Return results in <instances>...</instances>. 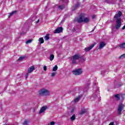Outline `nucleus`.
<instances>
[{
	"label": "nucleus",
	"mask_w": 125,
	"mask_h": 125,
	"mask_svg": "<svg viewBox=\"0 0 125 125\" xmlns=\"http://www.w3.org/2000/svg\"><path fill=\"white\" fill-rule=\"evenodd\" d=\"M123 15V13L121 11H118L114 16V19H116V24L114 28L116 30H119L122 26V20L120 18Z\"/></svg>",
	"instance_id": "obj_1"
},
{
	"label": "nucleus",
	"mask_w": 125,
	"mask_h": 125,
	"mask_svg": "<svg viewBox=\"0 0 125 125\" xmlns=\"http://www.w3.org/2000/svg\"><path fill=\"white\" fill-rule=\"evenodd\" d=\"M76 20L77 23H88L89 22V19L85 18L84 14H80L79 17L77 18Z\"/></svg>",
	"instance_id": "obj_2"
},
{
	"label": "nucleus",
	"mask_w": 125,
	"mask_h": 125,
	"mask_svg": "<svg viewBox=\"0 0 125 125\" xmlns=\"http://www.w3.org/2000/svg\"><path fill=\"white\" fill-rule=\"evenodd\" d=\"M50 92L46 89L42 88L39 91V95L41 96H47L50 95Z\"/></svg>",
	"instance_id": "obj_3"
},
{
	"label": "nucleus",
	"mask_w": 125,
	"mask_h": 125,
	"mask_svg": "<svg viewBox=\"0 0 125 125\" xmlns=\"http://www.w3.org/2000/svg\"><path fill=\"white\" fill-rule=\"evenodd\" d=\"M83 56L80 54H75L73 55L71 58L72 64H77V60L79 59H82Z\"/></svg>",
	"instance_id": "obj_4"
},
{
	"label": "nucleus",
	"mask_w": 125,
	"mask_h": 125,
	"mask_svg": "<svg viewBox=\"0 0 125 125\" xmlns=\"http://www.w3.org/2000/svg\"><path fill=\"white\" fill-rule=\"evenodd\" d=\"M72 73L73 75H75V76H80V75H82L83 73V70H82V68H79L73 70Z\"/></svg>",
	"instance_id": "obj_5"
},
{
	"label": "nucleus",
	"mask_w": 125,
	"mask_h": 125,
	"mask_svg": "<svg viewBox=\"0 0 125 125\" xmlns=\"http://www.w3.org/2000/svg\"><path fill=\"white\" fill-rule=\"evenodd\" d=\"M125 107V105L123 104H120L118 106V108L117 110L118 114L119 115H121L122 114V111H123L124 107Z\"/></svg>",
	"instance_id": "obj_6"
},
{
	"label": "nucleus",
	"mask_w": 125,
	"mask_h": 125,
	"mask_svg": "<svg viewBox=\"0 0 125 125\" xmlns=\"http://www.w3.org/2000/svg\"><path fill=\"white\" fill-rule=\"evenodd\" d=\"M63 32V28L60 27H58L54 32V34H60V33H62Z\"/></svg>",
	"instance_id": "obj_7"
},
{
	"label": "nucleus",
	"mask_w": 125,
	"mask_h": 125,
	"mask_svg": "<svg viewBox=\"0 0 125 125\" xmlns=\"http://www.w3.org/2000/svg\"><path fill=\"white\" fill-rule=\"evenodd\" d=\"M95 44H96V43H94L93 44L91 45L89 47L85 48L84 50L86 52H87V51H89V50H91V49H92L93 47L95 46Z\"/></svg>",
	"instance_id": "obj_8"
},
{
	"label": "nucleus",
	"mask_w": 125,
	"mask_h": 125,
	"mask_svg": "<svg viewBox=\"0 0 125 125\" xmlns=\"http://www.w3.org/2000/svg\"><path fill=\"white\" fill-rule=\"evenodd\" d=\"M99 93V89L97 88L96 90V93L93 94V98H94V99H96V98H97V95H98V94Z\"/></svg>",
	"instance_id": "obj_9"
},
{
	"label": "nucleus",
	"mask_w": 125,
	"mask_h": 125,
	"mask_svg": "<svg viewBox=\"0 0 125 125\" xmlns=\"http://www.w3.org/2000/svg\"><path fill=\"white\" fill-rule=\"evenodd\" d=\"M106 46V43H105V42H100V45L99 46V49H101L104 47V46Z\"/></svg>",
	"instance_id": "obj_10"
},
{
	"label": "nucleus",
	"mask_w": 125,
	"mask_h": 125,
	"mask_svg": "<svg viewBox=\"0 0 125 125\" xmlns=\"http://www.w3.org/2000/svg\"><path fill=\"white\" fill-rule=\"evenodd\" d=\"M82 97H83V95L78 96L77 97H76V98H75L73 102H74L75 103H78V102H79V101H80V100Z\"/></svg>",
	"instance_id": "obj_11"
},
{
	"label": "nucleus",
	"mask_w": 125,
	"mask_h": 125,
	"mask_svg": "<svg viewBox=\"0 0 125 125\" xmlns=\"http://www.w3.org/2000/svg\"><path fill=\"white\" fill-rule=\"evenodd\" d=\"M35 66H31V67H30L28 68V73H29V74H31V73H32V72H33V71L35 70Z\"/></svg>",
	"instance_id": "obj_12"
},
{
	"label": "nucleus",
	"mask_w": 125,
	"mask_h": 125,
	"mask_svg": "<svg viewBox=\"0 0 125 125\" xmlns=\"http://www.w3.org/2000/svg\"><path fill=\"white\" fill-rule=\"evenodd\" d=\"M47 108V107L46 106H42L40 109V111L39 112L40 114H42V113H43V112H44Z\"/></svg>",
	"instance_id": "obj_13"
},
{
	"label": "nucleus",
	"mask_w": 125,
	"mask_h": 125,
	"mask_svg": "<svg viewBox=\"0 0 125 125\" xmlns=\"http://www.w3.org/2000/svg\"><path fill=\"white\" fill-rule=\"evenodd\" d=\"M118 46H119L120 48H125V42L120 44L118 45Z\"/></svg>",
	"instance_id": "obj_14"
},
{
	"label": "nucleus",
	"mask_w": 125,
	"mask_h": 125,
	"mask_svg": "<svg viewBox=\"0 0 125 125\" xmlns=\"http://www.w3.org/2000/svg\"><path fill=\"white\" fill-rule=\"evenodd\" d=\"M80 5H81V3H80L79 2H77L74 6V9H77V8H78Z\"/></svg>",
	"instance_id": "obj_15"
},
{
	"label": "nucleus",
	"mask_w": 125,
	"mask_h": 125,
	"mask_svg": "<svg viewBox=\"0 0 125 125\" xmlns=\"http://www.w3.org/2000/svg\"><path fill=\"white\" fill-rule=\"evenodd\" d=\"M26 57H27L26 56H21V57H20L18 61H21V60H23V59H25V58H26Z\"/></svg>",
	"instance_id": "obj_16"
},
{
	"label": "nucleus",
	"mask_w": 125,
	"mask_h": 125,
	"mask_svg": "<svg viewBox=\"0 0 125 125\" xmlns=\"http://www.w3.org/2000/svg\"><path fill=\"white\" fill-rule=\"evenodd\" d=\"M17 13V11H14L12 12H11V13L9 14V18H10L11 16H12V15H13V14H16V13Z\"/></svg>",
	"instance_id": "obj_17"
},
{
	"label": "nucleus",
	"mask_w": 125,
	"mask_h": 125,
	"mask_svg": "<svg viewBox=\"0 0 125 125\" xmlns=\"http://www.w3.org/2000/svg\"><path fill=\"white\" fill-rule=\"evenodd\" d=\"M39 42L40 43H43V42H44V40H43V38H39Z\"/></svg>",
	"instance_id": "obj_18"
},
{
	"label": "nucleus",
	"mask_w": 125,
	"mask_h": 125,
	"mask_svg": "<svg viewBox=\"0 0 125 125\" xmlns=\"http://www.w3.org/2000/svg\"><path fill=\"white\" fill-rule=\"evenodd\" d=\"M45 41H48L49 40V34H46V36L44 37Z\"/></svg>",
	"instance_id": "obj_19"
},
{
	"label": "nucleus",
	"mask_w": 125,
	"mask_h": 125,
	"mask_svg": "<svg viewBox=\"0 0 125 125\" xmlns=\"http://www.w3.org/2000/svg\"><path fill=\"white\" fill-rule=\"evenodd\" d=\"M85 112H86V111L85 110V109H82L80 112V115H83V114H84L85 113Z\"/></svg>",
	"instance_id": "obj_20"
},
{
	"label": "nucleus",
	"mask_w": 125,
	"mask_h": 125,
	"mask_svg": "<svg viewBox=\"0 0 125 125\" xmlns=\"http://www.w3.org/2000/svg\"><path fill=\"white\" fill-rule=\"evenodd\" d=\"M49 59L50 61H52L54 59V55L53 54L50 55Z\"/></svg>",
	"instance_id": "obj_21"
},
{
	"label": "nucleus",
	"mask_w": 125,
	"mask_h": 125,
	"mask_svg": "<svg viewBox=\"0 0 125 125\" xmlns=\"http://www.w3.org/2000/svg\"><path fill=\"white\" fill-rule=\"evenodd\" d=\"M58 69V66L57 65H55L54 67L53 68V72H56V71H57Z\"/></svg>",
	"instance_id": "obj_22"
},
{
	"label": "nucleus",
	"mask_w": 125,
	"mask_h": 125,
	"mask_svg": "<svg viewBox=\"0 0 125 125\" xmlns=\"http://www.w3.org/2000/svg\"><path fill=\"white\" fill-rule=\"evenodd\" d=\"M115 97L116 99V100L119 101L120 99V95L119 94H116L115 95Z\"/></svg>",
	"instance_id": "obj_23"
},
{
	"label": "nucleus",
	"mask_w": 125,
	"mask_h": 125,
	"mask_svg": "<svg viewBox=\"0 0 125 125\" xmlns=\"http://www.w3.org/2000/svg\"><path fill=\"white\" fill-rule=\"evenodd\" d=\"M70 119L71 121H75V120H76V115H75V114L73 115L70 118Z\"/></svg>",
	"instance_id": "obj_24"
},
{
	"label": "nucleus",
	"mask_w": 125,
	"mask_h": 125,
	"mask_svg": "<svg viewBox=\"0 0 125 125\" xmlns=\"http://www.w3.org/2000/svg\"><path fill=\"white\" fill-rule=\"evenodd\" d=\"M29 124L28 120H25L24 121V122L22 123V125H28Z\"/></svg>",
	"instance_id": "obj_25"
},
{
	"label": "nucleus",
	"mask_w": 125,
	"mask_h": 125,
	"mask_svg": "<svg viewBox=\"0 0 125 125\" xmlns=\"http://www.w3.org/2000/svg\"><path fill=\"white\" fill-rule=\"evenodd\" d=\"M33 42V40L30 39V40H27L26 42V44H28V43H31V42Z\"/></svg>",
	"instance_id": "obj_26"
},
{
	"label": "nucleus",
	"mask_w": 125,
	"mask_h": 125,
	"mask_svg": "<svg viewBox=\"0 0 125 125\" xmlns=\"http://www.w3.org/2000/svg\"><path fill=\"white\" fill-rule=\"evenodd\" d=\"M116 2H117V0H111L110 1V3H111L112 4H114L116 3Z\"/></svg>",
	"instance_id": "obj_27"
},
{
	"label": "nucleus",
	"mask_w": 125,
	"mask_h": 125,
	"mask_svg": "<svg viewBox=\"0 0 125 125\" xmlns=\"http://www.w3.org/2000/svg\"><path fill=\"white\" fill-rule=\"evenodd\" d=\"M59 9H61V10H62V9H64V8H65V7L63 5H60L59 6Z\"/></svg>",
	"instance_id": "obj_28"
},
{
	"label": "nucleus",
	"mask_w": 125,
	"mask_h": 125,
	"mask_svg": "<svg viewBox=\"0 0 125 125\" xmlns=\"http://www.w3.org/2000/svg\"><path fill=\"white\" fill-rule=\"evenodd\" d=\"M125 54L122 55L119 57V59H123V58H125Z\"/></svg>",
	"instance_id": "obj_29"
},
{
	"label": "nucleus",
	"mask_w": 125,
	"mask_h": 125,
	"mask_svg": "<svg viewBox=\"0 0 125 125\" xmlns=\"http://www.w3.org/2000/svg\"><path fill=\"white\" fill-rule=\"evenodd\" d=\"M56 74H57L56 72L52 73L51 75V77H52V78H53V77H55V76L56 75Z\"/></svg>",
	"instance_id": "obj_30"
},
{
	"label": "nucleus",
	"mask_w": 125,
	"mask_h": 125,
	"mask_svg": "<svg viewBox=\"0 0 125 125\" xmlns=\"http://www.w3.org/2000/svg\"><path fill=\"white\" fill-rule=\"evenodd\" d=\"M104 2H106V3H111V1L109 0H104Z\"/></svg>",
	"instance_id": "obj_31"
},
{
	"label": "nucleus",
	"mask_w": 125,
	"mask_h": 125,
	"mask_svg": "<svg viewBox=\"0 0 125 125\" xmlns=\"http://www.w3.org/2000/svg\"><path fill=\"white\" fill-rule=\"evenodd\" d=\"M29 76V72H27L25 74V79L27 80L28 79V77Z\"/></svg>",
	"instance_id": "obj_32"
},
{
	"label": "nucleus",
	"mask_w": 125,
	"mask_h": 125,
	"mask_svg": "<svg viewBox=\"0 0 125 125\" xmlns=\"http://www.w3.org/2000/svg\"><path fill=\"white\" fill-rule=\"evenodd\" d=\"M55 125V122H51L48 125Z\"/></svg>",
	"instance_id": "obj_33"
},
{
	"label": "nucleus",
	"mask_w": 125,
	"mask_h": 125,
	"mask_svg": "<svg viewBox=\"0 0 125 125\" xmlns=\"http://www.w3.org/2000/svg\"><path fill=\"white\" fill-rule=\"evenodd\" d=\"M43 70H44V71H46V70H47L46 66L45 65L43 66Z\"/></svg>",
	"instance_id": "obj_34"
},
{
	"label": "nucleus",
	"mask_w": 125,
	"mask_h": 125,
	"mask_svg": "<svg viewBox=\"0 0 125 125\" xmlns=\"http://www.w3.org/2000/svg\"><path fill=\"white\" fill-rule=\"evenodd\" d=\"M21 35L22 36H23V35H25V32H24V31H22L21 33Z\"/></svg>",
	"instance_id": "obj_35"
},
{
	"label": "nucleus",
	"mask_w": 125,
	"mask_h": 125,
	"mask_svg": "<svg viewBox=\"0 0 125 125\" xmlns=\"http://www.w3.org/2000/svg\"><path fill=\"white\" fill-rule=\"evenodd\" d=\"M64 2H68V0H62Z\"/></svg>",
	"instance_id": "obj_36"
},
{
	"label": "nucleus",
	"mask_w": 125,
	"mask_h": 125,
	"mask_svg": "<svg viewBox=\"0 0 125 125\" xmlns=\"http://www.w3.org/2000/svg\"><path fill=\"white\" fill-rule=\"evenodd\" d=\"M125 25H124L123 27H122V30H125Z\"/></svg>",
	"instance_id": "obj_37"
},
{
	"label": "nucleus",
	"mask_w": 125,
	"mask_h": 125,
	"mask_svg": "<svg viewBox=\"0 0 125 125\" xmlns=\"http://www.w3.org/2000/svg\"><path fill=\"white\" fill-rule=\"evenodd\" d=\"M90 83H89V82L87 84V86H89Z\"/></svg>",
	"instance_id": "obj_38"
},
{
	"label": "nucleus",
	"mask_w": 125,
	"mask_h": 125,
	"mask_svg": "<svg viewBox=\"0 0 125 125\" xmlns=\"http://www.w3.org/2000/svg\"><path fill=\"white\" fill-rule=\"evenodd\" d=\"M39 22H40V20H38V21H36V23H38Z\"/></svg>",
	"instance_id": "obj_39"
},
{
	"label": "nucleus",
	"mask_w": 125,
	"mask_h": 125,
	"mask_svg": "<svg viewBox=\"0 0 125 125\" xmlns=\"http://www.w3.org/2000/svg\"><path fill=\"white\" fill-rule=\"evenodd\" d=\"M96 27H95L94 29H95ZM94 29L92 30V32H93L94 31Z\"/></svg>",
	"instance_id": "obj_40"
},
{
	"label": "nucleus",
	"mask_w": 125,
	"mask_h": 125,
	"mask_svg": "<svg viewBox=\"0 0 125 125\" xmlns=\"http://www.w3.org/2000/svg\"><path fill=\"white\" fill-rule=\"evenodd\" d=\"M101 99V97H99V99Z\"/></svg>",
	"instance_id": "obj_41"
},
{
	"label": "nucleus",
	"mask_w": 125,
	"mask_h": 125,
	"mask_svg": "<svg viewBox=\"0 0 125 125\" xmlns=\"http://www.w3.org/2000/svg\"><path fill=\"white\" fill-rule=\"evenodd\" d=\"M120 0V1H122V0Z\"/></svg>",
	"instance_id": "obj_42"
},
{
	"label": "nucleus",
	"mask_w": 125,
	"mask_h": 125,
	"mask_svg": "<svg viewBox=\"0 0 125 125\" xmlns=\"http://www.w3.org/2000/svg\"><path fill=\"white\" fill-rule=\"evenodd\" d=\"M95 84H96V83H95Z\"/></svg>",
	"instance_id": "obj_43"
},
{
	"label": "nucleus",
	"mask_w": 125,
	"mask_h": 125,
	"mask_svg": "<svg viewBox=\"0 0 125 125\" xmlns=\"http://www.w3.org/2000/svg\"><path fill=\"white\" fill-rule=\"evenodd\" d=\"M73 112V110L71 111V113Z\"/></svg>",
	"instance_id": "obj_44"
},
{
	"label": "nucleus",
	"mask_w": 125,
	"mask_h": 125,
	"mask_svg": "<svg viewBox=\"0 0 125 125\" xmlns=\"http://www.w3.org/2000/svg\"><path fill=\"white\" fill-rule=\"evenodd\" d=\"M94 18V17H93V18Z\"/></svg>",
	"instance_id": "obj_45"
},
{
	"label": "nucleus",
	"mask_w": 125,
	"mask_h": 125,
	"mask_svg": "<svg viewBox=\"0 0 125 125\" xmlns=\"http://www.w3.org/2000/svg\"><path fill=\"white\" fill-rule=\"evenodd\" d=\"M94 18V17H93V18Z\"/></svg>",
	"instance_id": "obj_46"
},
{
	"label": "nucleus",
	"mask_w": 125,
	"mask_h": 125,
	"mask_svg": "<svg viewBox=\"0 0 125 125\" xmlns=\"http://www.w3.org/2000/svg\"><path fill=\"white\" fill-rule=\"evenodd\" d=\"M75 31H76V29H74Z\"/></svg>",
	"instance_id": "obj_47"
}]
</instances>
